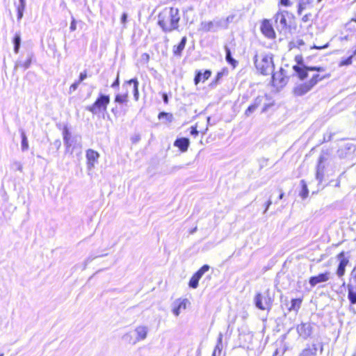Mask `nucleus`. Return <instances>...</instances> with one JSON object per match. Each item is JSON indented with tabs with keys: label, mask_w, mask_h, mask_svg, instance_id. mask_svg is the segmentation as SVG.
Instances as JSON below:
<instances>
[{
	"label": "nucleus",
	"mask_w": 356,
	"mask_h": 356,
	"mask_svg": "<svg viewBox=\"0 0 356 356\" xmlns=\"http://www.w3.org/2000/svg\"><path fill=\"white\" fill-rule=\"evenodd\" d=\"M294 60L296 64L292 67L293 75L298 81H302L292 90V93L296 97L306 95L317 83L330 76V74L325 67L305 65L301 54L296 55Z\"/></svg>",
	"instance_id": "nucleus-1"
},
{
	"label": "nucleus",
	"mask_w": 356,
	"mask_h": 356,
	"mask_svg": "<svg viewBox=\"0 0 356 356\" xmlns=\"http://www.w3.org/2000/svg\"><path fill=\"white\" fill-rule=\"evenodd\" d=\"M181 19L180 11L178 8L168 6L163 8L157 16V24L165 33L177 30Z\"/></svg>",
	"instance_id": "nucleus-2"
},
{
	"label": "nucleus",
	"mask_w": 356,
	"mask_h": 356,
	"mask_svg": "<svg viewBox=\"0 0 356 356\" xmlns=\"http://www.w3.org/2000/svg\"><path fill=\"white\" fill-rule=\"evenodd\" d=\"M274 21L278 29L280 26V31H290L296 26L295 15L286 10H279L274 15Z\"/></svg>",
	"instance_id": "nucleus-3"
},
{
	"label": "nucleus",
	"mask_w": 356,
	"mask_h": 356,
	"mask_svg": "<svg viewBox=\"0 0 356 356\" xmlns=\"http://www.w3.org/2000/svg\"><path fill=\"white\" fill-rule=\"evenodd\" d=\"M254 65L257 72L264 76L271 74L274 70L273 57L268 55L255 56Z\"/></svg>",
	"instance_id": "nucleus-4"
},
{
	"label": "nucleus",
	"mask_w": 356,
	"mask_h": 356,
	"mask_svg": "<svg viewBox=\"0 0 356 356\" xmlns=\"http://www.w3.org/2000/svg\"><path fill=\"white\" fill-rule=\"evenodd\" d=\"M110 101L108 95L99 94L95 101L91 105L87 106L86 110L93 115L104 113L107 111Z\"/></svg>",
	"instance_id": "nucleus-5"
},
{
	"label": "nucleus",
	"mask_w": 356,
	"mask_h": 356,
	"mask_svg": "<svg viewBox=\"0 0 356 356\" xmlns=\"http://www.w3.org/2000/svg\"><path fill=\"white\" fill-rule=\"evenodd\" d=\"M273 302V298L268 291L264 293H257L254 296V304L257 308L260 310L269 312L271 309Z\"/></svg>",
	"instance_id": "nucleus-6"
},
{
	"label": "nucleus",
	"mask_w": 356,
	"mask_h": 356,
	"mask_svg": "<svg viewBox=\"0 0 356 356\" xmlns=\"http://www.w3.org/2000/svg\"><path fill=\"white\" fill-rule=\"evenodd\" d=\"M348 298L352 305L356 304V268L351 272L350 281L348 284Z\"/></svg>",
	"instance_id": "nucleus-7"
},
{
	"label": "nucleus",
	"mask_w": 356,
	"mask_h": 356,
	"mask_svg": "<svg viewBox=\"0 0 356 356\" xmlns=\"http://www.w3.org/2000/svg\"><path fill=\"white\" fill-rule=\"evenodd\" d=\"M337 258L339 260V264L336 270V274L339 277H343L346 271V267L349 264V259L346 257L344 251L340 252Z\"/></svg>",
	"instance_id": "nucleus-8"
},
{
	"label": "nucleus",
	"mask_w": 356,
	"mask_h": 356,
	"mask_svg": "<svg viewBox=\"0 0 356 356\" xmlns=\"http://www.w3.org/2000/svg\"><path fill=\"white\" fill-rule=\"evenodd\" d=\"M260 31L268 39H275L276 33L270 19H264L261 22Z\"/></svg>",
	"instance_id": "nucleus-9"
},
{
	"label": "nucleus",
	"mask_w": 356,
	"mask_h": 356,
	"mask_svg": "<svg viewBox=\"0 0 356 356\" xmlns=\"http://www.w3.org/2000/svg\"><path fill=\"white\" fill-rule=\"evenodd\" d=\"M147 332L148 329L146 326L140 325L135 329V332L136 334V339H132V337L129 334H125L124 337L129 343L134 344L138 341L145 339L147 335Z\"/></svg>",
	"instance_id": "nucleus-10"
},
{
	"label": "nucleus",
	"mask_w": 356,
	"mask_h": 356,
	"mask_svg": "<svg viewBox=\"0 0 356 356\" xmlns=\"http://www.w3.org/2000/svg\"><path fill=\"white\" fill-rule=\"evenodd\" d=\"M86 164L88 170H91L95 167V165L97 163L99 158V154L98 152L88 149L86 152Z\"/></svg>",
	"instance_id": "nucleus-11"
},
{
	"label": "nucleus",
	"mask_w": 356,
	"mask_h": 356,
	"mask_svg": "<svg viewBox=\"0 0 356 356\" xmlns=\"http://www.w3.org/2000/svg\"><path fill=\"white\" fill-rule=\"evenodd\" d=\"M314 7V0H299L297 5V14L300 16L305 11L315 10Z\"/></svg>",
	"instance_id": "nucleus-12"
},
{
	"label": "nucleus",
	"mask_w": 356,
	"mask_h": 356,
	"mask_svg": "<svg viewBox=\"0 0 356 356\" xmlns=\"http://www.w3.org/2000/svg\"><path fill=\"white\" fill-rule=\"evenodd\" d=\"M330 278V273L325 271L324 273H319L317 275L310 277L309 279V283L311 286H315L319 283L326 282Z\"/></svg>",
	"instance_id": "nucleus-13"
},
{
	"label": "nucleus",
	"mask_w": 356,
	"mask_h": 356,
	"mask_svg": "<svg viewBox=\"0 0 356 356\" xmlns=\"http://www.w3.org/2000/svg\"><path fill=\"white\" fill-rule=\"evenodd\" d=\"M327 160L326 157L321 155L319 156L318 160V163L316 165V179L321 183L324 178V172H325V165L324 162Z\"/></svg>",
	"instance_id": "nucleus-14"
},
{
	"label": "nucleus",
	"mask_w": 356,
	"mask_h": 356,
	"mask_svg": "<svg viewBox=\"0 0 356 356\" xmlns=\"http://www.w3.org/2000/svg\"><path fill=\"white\" fill-rule=\"evenodd\" d=\"M271 83L276 88H282L287 83V79L281 72L271 74Z\"/></svg>",
	"instance_id": "nucleus-15"
},
{
	"label": "nucleus",
	"mask_w": 356,
	"mask_h": 356,
	"mask_svg": "<svg viewBox=\"0 0 356 356\" xmlns=\"http://www.w3.org/2000/svg\"><path fill=\"white\" fill-rule=\"evenodd\" d=\"M267 99L268 98L266 95H260L257 97L252 104L256 107L257 109L259 107L262 106L261 112L264 113L267 111L272 105L270 103L266 102Z\"/></svg>",
	"instance_id": "nucleus-16"
},
{
	"label": "nucleus",
	"mask_w": 356,
	"mask_h": 356,
	"mask_svg": "<svg viewBox=\"0 0 356 356\" xmlns=\"http://www.w3.org/2000/svg\"><path fill=\"white\" fill-rule=\"evenodd\" d=\"M211 74L212 72L210 70H205L203 72L200 70L196 71L193 79L194 84L197 86L200 82L204 83L211 77Z\"/></svg>",
	"instance_id": "nucleus-17"
},
{
	"label": "nucleus",
	"mask_w": 356,
	"mask_h": 356,
	"mask_svg": "<svg viewBox=\"0 0 356 356\" xmlns=\"http://www.w3.org/2000/svg\"><path fill=\"white\" fill-rule=\"evenodd\" d=\"M174 146L177 147L180 152H186L190 145V140L185 137L178 138L174 142Z\"/></svg>",
	"instance_id": "nucleus-18"
},
{
	"label": "nucleus",
	"mask_w": 356,
	"mask_h": 356,
	"mask_svg": "<svg viewBox=\"0 0 356 356\" xmlns=\"http://www.w3.org/2000/svg\"><path fill=\"white\" fill-rule=\"evenodd\" d=\"M187 42V38L186 36L182 37L179 43L177 45H174L172 47V53L175 57H181L182 52L186 47Z\"/></svg>",
	"instance_id": "nucleus-19"
},
{
	"label": "nucleus",
	"mask_w": 356,
	"mask_h": 356,
	"mask_svg": "<svg viewBox=\"0 0 356 356\" xmlns=\"http://www.w3.org/2000/svg\"><path fill=\"white\" fill-rule=\"evenodd\" d=\"M187 299H178L175 302V305L172 309L173 314L178 316L182 310H185L186 309L187 303H188Z\"/></svg>",
	"instance_id": "nucleus-20"
},
{
	"label": "nucleus",
	"mask_w": 356,
	"mask_h": 356,
	"mask_svg": "<svg viewBox=\"0 0 356 356\" xmlns=\"http://www.w3.org/2000/svg\"><path fill=\"white\" fill-rule=\"evenodd\" d=\"M63 138L66 148H70L73 142V138L67 126L63 127Z\"/></svg>",
	"instance_id": "nucleus-21"
},
{
	"label": "nucleus",
	"mask_w": 356,
	"mask_h": 356,
	"mask_svg": "<svg viewBox=\"0 0 356 356\" xmlns=\"http://www.w3.org/2000/svg\"><path fill=\"white\" fill-rule=\"evenodd\" d=\"M303 301V296L291 300V306L288 308L289 312L294 311L298 312Z\"/></svg>",
	"instance_id": "nucleus-22"
},
{
	"label": "nucleus",
	"mask_w": 356,
	"mask_h": 356,
	"mask_svg": "<svg viewBox=\"0 0 356 356\" xmlns=\"http://www.w3.org/2000/svg\"><path fill=\"white\" fill-rule=\"evenodd\" d=\"M129 101V92L127 91L124 93L117 94L115 96L114 102L119 104H126Z\"/></svg>",
	"instance_id": "nucleus-23"
},
{
	"label": "nucleus",
	"mask_w": 356,
	"mask_h": 356,
	"mask_svg": "<svg viewBox=\"0 0 356 356\" xmlns=\"http://www.w3.org/2000/svg\"><path fill=\"white\" fill-rule=\"evenodd\" d=\"M316 15L315 10H309V13L302 15L301 21L304 23L313 22Z\"/></svg>",
	"instance_id": "nucleus-24"
},
{
	"label": "nucleus",
	"mask_w": 356,
	"mask_h": 356,
	"mask_svg": "<svg viewBox=\"0 0 356 356\" xmlns=\"http://www.w3.org/2000/svg\"><path fill=\"white\" fill-rule=\"evenodd\" d=\"M300 356H317V348L314 345L307 347L302 351Z\"/></svg>",
	"instance_id": "nucleus-25"
},
{
	"label": "nucleus",
	"mask_w": 356,
	"mask_h": 356,
	"mask_svg": "<svg viewBox=\"0 0 356 356\" xmlns=\"http://www.w3.org/2000/svg\"><path fill=\"white\" fill-rule=\"evenodd\" d=\"M225 52H226L225 58H226L227 62L229 64H230L234 68L236 67L237 65V61L232 57L231 51L227 47H225Z\"/></svg>",
	"instance_id": "nucleus-26"
},
{
	"label": "nucleus",
	"mask_w": 356,
	"mask_h": 356,
	"mask_svg": "<svg viewBox=\"0 0 356 356\" xmlns=\"http://www.w3.org/2000/svg\"><path fill=\"white\" fill-rule=\"evenodd\" d=\"M300 185H301V191L300 193V196L302 199H305L308 197V195H309V190L307 188V186L305 181L301 180Z\"/></svg>",
	"instance_id": "nucleus-27"
},
{
	"label": "nucleus",
	"mask_w": 356,
	"mask_h": 356,
	"mask_svg": "<svg viewBox=\"0 0 356 356\" xmlns=\"http://www.w3.org/2000/svg\"><path fill=\"white\" fill-rule=\"evenodd\" d=\"M305 45V42L302 39H298L296 40H293L289 43V49L290 50L294 49H300V47Z\"/></svg>",
	"instance_id": "nucleus-28"
},
{
	"label": "nucleus",
	"mask_w": 356,
	"mask_h": 356,
	"mask_svg": "<svg viewBox=\"0 0 356 356\" xmlns=\"http://www.w3.org/2000/svg\"><path fill=\"white\" fill-rule=\"evenodd\" d=\"M21 38L19 33H15L13 38L14 51L18 53L20 46Z\"/></svg>",
	"instance_id": "nucleus-29"
},
{
	"label": "nucleus",
	"mask_w": 356,
	"mask_h": 356,
	"mask_svg": "<svg viewBox=\"0 0 356 356\" xmlns=\"http://www.w3.org/2000/svg\"><path fill=\"white\" fill-rule=\"evenodd\" d=\"M129 83H134V95L136 100H138L139 92H138V82L136 79H132L128 81Z\"/></svg>",
	"instance_id": "nucleus-30"
},
{
	"label": "nucleus",
	"mask_w": 356,
	"mask_h": 356,
	"mask_svg": "<svg viewBox=\"0 0 356 356\" xmlns=\"http://www.w3.org/2000/svg\"><path fill=\"white\" fill-rule=\"evenodd\" d=\"M209 265L204 264L194 275L200 280L202 275L209 270Z\"/></svg>",
	"instance_id": "nucleus-31"
},
{
	"label": "nucleus",
	"mask_w": 356,
	"mask_h": 356,
	"mask_svg": "<svg viewBox=\"0 0 356 356\" xmlns=\"http://www.w3.org/2000/svg\"><path fill=\"white\" fill-rule=\"evenodd\" d=\"M199 280V277L193 274L189 280L188 286L193 289H196L198 286Z\"/></svg>",
	"instance_id": "nucleus-32"
},
{
	"label": "nucleus",
	"mask_w": 356,
	"mask_h": 356,
	"mask_svg": "<svg viewBox=\"0 0 356 356\" xmlns=\"http://www.w3.org/2000/svg\"><path fill=\"white\" fill-rule=\"evenodd\" d=\"M356 54H354V52L353 53V54L350 56H348V58H344L343 60H341L339 64V66H346V65H350L352 64L353 63V57L355 56Z\"/></svg>",
	"instance_id": "nucleus-33"
},
{
	"label": "nucleus",
	"mask_w": 356,
	"mask_h": 356,
	"mask_svg": "<svg viewBox=\"0 0 356 356\" xmlns=\"http://www.w3.org/2000/svg\"><path fill=\"white\" fill-rule=\"evenodd\" d=\"M31 63H32V59L31 58H28L26 60H25L24 61H22V62H20L19 64H18V66L23 69V70H26L28 69L31 65Z\"/></svg>",
	"instance_id": "nucleus-34"
},
{
	"label": "nucleus",
	"mask_w": 356,
	"mask_h": 356,
	"mask_svg": "<svg viewBox=\"0 0 356 356\" xmlns=\"http://www.w3.org/2000/svg\"><path fill=\"white\" fill-rule=\"evenodd\" d=\"M293 1L294 0H279L277 5L279 7H291L293 4Z\"/></svg>",
	"instance_id": "nucleus-35"
},
{
	"label": "nucleus",
	"mask_w": 356,
	"mask_h": 356,
	"mask_svg": "<svg viewBox=\"0 0 356 356\" xmlns=\"http://www.w3.org/2000/svg\"><path fill=\"white\" fill-rule=\"evenodd\" d=\"M190 134L193 136V137H197L199 134V131H198V126H197V123H196L195 124H194L193 126L191 127L190 128Z\"/></svg>",
	"instance_id": "nucleus-36"
},
{
	"label": "nucleus",
	"mask_w": 356,
	"mask_h": 356,
	"mask_svg": "<svg viewBox=\"0 0 356 356\" xmlns=\"http://www.w3.org/2000/svg\"><path fill=\"white\" fill-rule=\"evenodd\" d=\"M22 147L23 150H26L29 147L27 138L24 133L22 134Z\"/></svg>",
	"instance_id": "nucleus-37"
},
{
	"label": "nucleus",
	"mask_w": 356,
	"mask_h": 356,
	"mask_svg": "<svg viewBox=\"0 0 356 356\" xmlns=\"http://www.w3.org/2000/svg\"><path fill=\"white\" fill-rule=\"evenodd\" d=\"M255 110H257L256 107L251 104L245 111L244 114L245 116H250Z\"/></svg>",
	"instance_id": "nucleus-38"
},
{
	"label": "nucleus",
	"mask_w": 356,
	"mask_h": 356,
	"mask_svg": "<svg viewBox=\"0 0 356 356\" xmlns=\"http://www.w3.org/2000/svg\"><path fill=\"white\" fill-rule=\"evenodd\" d=\"M227 72V70H224L221 72H218L216 75V77L214 79V81H213V83L215 84H217L220 80L221 79V78L222 77V76L224 75L225 72Z\"/></svg>",
	"instance_id": "nucleus-39"
},
{
	"label": "nucleus",
	"mask_w": 356,
	"mask_h": 356,
	"mask_svg": "<svg viewBox=\"0 0 356 356\" xmlns=\"http://www.w3.org/2000/svg\"><path fill=\"white\" fill-rule=\"evenodd\" d=\"M24 10V5H19L17 7V19L20 20L23 17V13Z\"/></svg>",
	"instance_id": "nucleus-40"
},
{
	"label": "nucleus",
	"mask_w": 356,
	"mask_h": 356,
	"mask_svg": "<svg viewBox=\"0 0 356 356\" xmlns=\"http://www.w3.org/2000/svg\"><path fill=\"white\" fill-rule=\"evenodd\" d=\"M166 118L170 121L172 120V115L166 112H161L159 113L158 118L159 119H161V118Z\"/></svg>",
	"instance_id": "nucleus-41"
},
{
	"label": "nucleus",
	"mask_w": 356,
	"mask_h": 356,
	"mask_svg": "<svg viewBox=\"0 0 356 356\" xmlns=\"http://www.w3.org/2000/svg\"><path fill=\"white\" fill-rule=\"evenodd\" d=\"M79 83L78 81L72 83L70 86V88H69V92L70 93H72L74 91H75L77 88H78V86H79Z\"/></svg>",
	"instance_id": "nucleus-42"
},
{
	"label": "nucleus",
	"mask_w": 356,
	"mask_h": 356,
	"mask_svg": "<svg viewBox=\"0 0 356 356\" xmlns=\"http://www.w3.org/2000/svg\"><path fill=\"white\" fill-rule=\"evenodd\" d=\"M70 29L71 31H74L76 29V20L74 18H72V19Z\"/></svg>",
	"instance_id": "nucleus-43"
},
{
	"label": "nucleus",
	"mask_w": 356,
	"mask_h": 356,
	"mask_svg": "<svg viewBox=\"0 0 356 356\" xmlns=\"http://www.w3.org/2000/svg\"><path fill=\"white\" fill-rule=\"evenodd\" d=\"M329 46V44L328 43H326L323 45H321V46H317V45H313L311 47V49H325L327 48V47Z\"/></svg>",
	"instance_id": "nucleus-44"
},
{
	"label": "nucleus",
	"mask_w": 356,
	"mask_h": 356,
	"mask_svg": "<svg viewBox=\"0 0 356 356\" xmlns=\"http://www.w3.org/2000/svg\"><path fill=\"white\" fill-rule=\"evenodd\" d=\"M87 77V72L86 71H84L81 72L79 75V79L78 82L80 83L82 81H83Z\"/></svg>",
	"instance_id": "nucleus-45"
},
{
	"label": "nucleus",
	"mask_w": 356,
	"mask_h": 356,
	"mask_svg": "<svg viewBox=\"0 0 356 356\" xmlns=\"http://www.w3.org/2000/svg\"><path fill=\"white\" fill-rule=\"evenodd\" d=\"M120 85L119 75L117 76L115 81L111 84L112 88H117Z\"/></svg>",
	"instance_id": "nucleus-46"
},
{
	"label": "nucleus",
	"mask_w": 356,
	"mask_h": 356,
	"mask_svg": "<svg viewBox=\"0 0 356 356\" xmlns=\"http://www.w3.org/2000/svg\"><path fill=\"white\" fill-rule=\"evenodd\" d=\"M162 97H163V102L165 104H168V95L165 92L162 93Z\"/></svg>",
	"instance_id": "nucleus-47"
},
{
	"label": "nucleus",
	"mask_w": 356,
	"mask_h": 356,
	"mask_svg": "<svg viewBox=\"0 0 356 356\" xmlns=\"http://www.w3.org/2000/svg\"><path fill=\"white\" fill-rule=\"evenodd\" d=\"M127 15L126 13H123L121 16V22L122 24H125L127 22Z\"/></svg>",
	"instance_id": "nucleus-48"
},
{
	"label": "nucleus",
	"mask_w": 356,
	"mask_h": 356,
	"mask_svg": "<svg viewBox=\"0 0 356 356\" xmlns=\"http://www.w3.org/2000/svg\"><path fill=\"white\" fill-rule=\"evenodd\" d=\"M272 204L271 201L270 200H268L267 202H266V211L268 209V207H270V205Z\"/></svg>",
	"instance_id": "nucleus-49"
},
{
	"label": "nucleus",
	"mask_w": 356,
	"mask_h": 356,
	"mask_svg": "<svg viewBox=\"0 0 356 356\" xmlns=\"http://www.w3.org/2000/svg\"><path fill=\"white\" fill-rule=\"evenodd\" d=\"M143 56H145V58H146L147 60H149V56L148 54H144Z\"/></svg>",
	"instance_id": "nucleus-50"
},
{
	"label": "nucleus",
	"mask_w": 356,
	"mask_h": 356,
	"mask_svg": "<svg viewBox=\"0 0 356 356\" xmlns=\"http://www.w3.org/2000/svg\"><path fill=\"white\" fill-rule=\"evenodd\" d=\"M283 196H284V193H282L280 195V196H279V199H280V200H282V197H283Z\"/></svg>",
	"instance_id": "nucleus-51"
},
{
	"label": "nucleus",
	"mask_w": 356,
	"mask_h": 356,
	"mask_svg": "<svg viewBox=\"0 0 356 356\" xmlns=\"http://www.w3.org/2000/svg\"><path fill=\"white\" fill-rule=\"evenodd\" d=\"M20 5H24V0H20Z\"/></svg>",
	"instance_id": "nucleus-52"
},
{
	"label": "nucleus",
	"mask_w": 356,
	"mask_h": 356,
	"mask_svg": "<svg viewBox=\"0 0 356 356\" xmlns=\"http://www.w3.org/2000/svg\"><path fill=\"white\" fill-rule=\"evenodd\" d=\"M277 353H278V351H277V350H276L275 351L274 354H273V356H275V355L277 354Z\"/></svg>",
	"instance_id": "nucleus-53"
},
{
	"label": "nucleus",
	"mask_w": 356,
	"mask_h": 356,
	"mask_svg": "<svg viewBox=\"0 0 356 356\" xmlns=\"http://www.w3.org/2000/svg\"><path fill=\"white\" fill-rule=\"evenodd\" d=\"M111 111H112V113H113L114 114L115 113V109L114 108H112Z\"/></svg>",
	"instance_id": "nucleus-54"
},
{
	"label": "nucleus",
	"mask_w": 356,
	"mask_h": 356,
	"mask_svg": "<svg viewBox=\"0 0 356 356\" xmlns=\"http://www.w3.org/2000/svg\"><path fill=\"white\" fill-rule=\"evenodd\" d=\"M305 324H302V325H301V327H305Z\"/></svg>",
	"instance_id": "nucleus-55"
},
{
	"label": "nucleus",
	"mask_w": 356,
	"mask_h": 356,
	"mask_svg": "<svg viewBox=\"0 0 356 356\" xmlns=\"http://www.w3.org/2000/svg\"><path fill=\"white\" fill-rule=\"evenodd\" d=\"M0 356H3V353L0 354Z\"/></svg>",
	"instance_id": "nucleus-56"
},
{
	"label": "nucleus",
	"mask_w": 356,
	"mask_h": 356,
	"mask_svg": "<svg viewBox=\"0 0 356 356\" xmlns=\"http://www.w3.org/2000/svg\"><path fill=\"white\" fill-rule=\"evenodd\" d=\"M322 0H318V2L321 1Z\"/></svg>",
	"instance_id": "nucleus-57"
}]
</instances>
